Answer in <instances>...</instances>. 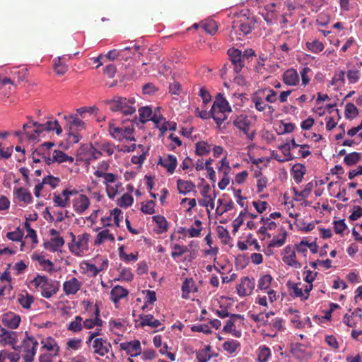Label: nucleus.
Segmentation results:
<instances>
[{
  "mask_svg": "<svg viewBox=\"0 0 362 362\" xmlns=\"http://www.w3.org/2000/svg\"><path fill=\"white\" fill-rule=\"evenodd\" d=\"M287 286L292 289L294 296L301 298L303 300L304 293L303 287H301V283L288 282Z\"/></svg>",
  "mask_w": 362,
  "mask_h": 362,
  "instance_id": "58",
  "label": "nucleus"
},
{
  "mask_svg": "<svg viewBox=\"0 0 362 362\" xmlns=\"http://www.w3.org/2000/svg\"><path fill=\"white\" fill-rule=\"evenodd\" d=\"M64 118L68 119L71 130L80 131L85 129V122L77 117L70 115L69 117L65 116Z\"/></svg>",
  "mask_w": 362,
  "mask_h": 362,
  "instance_id": "34",
  "label": "nucleus"
},
{
  "mask_svg": "<svg viewBox=\"0 0 362 362\" xmlns=\"http://www.w3.org/2000/svg\"><path fill=\"white\" fill-rule=\"evenodd\" d=\"M173 249V250L171 252V256L174 259L182 256L188 252V248L187 246L180 245L179 244H175Z\"/></svg>",
  "mask_w": 362,
  "mask_h": 362,
  "instance_id": "60",
  "label": "nucleus"
},
{
  "mask_svg": "<svg viewBox=\"0 0 362 362\" xmlns=\"http://www.w3.org/2000/svg\"><path fill=\"white\" fill-rule=\"evenodd\" d=\"M152 219L156 223L155 230L157 233L161 234L168 230V223L163 216L156 215L152 217Z\"/></svg>",
  "mask_w": 362,
  "mask_h": 362,
  "instance_id": "30",
  "label": "nucleus"
},
{
  "mask_svg": "<svg viewBox=\"0 0 362 362\" xmlns=\"http://www.w3.org/2000/svg\"><path fill=\"white\" fill-rule=\"evenodd\" d=\"M231 111L228 102L221 93H218L211 108V117L218 127L227 119V117H219L218 114L223 115V113L230 112Z\"/></svg>",
  "mask_w": 362,
  "mask_h": 362,
  "instance_id": "5",
  "label": "nucleus"
},
{
  "mask_svg": "<svg viewBox=\"0 0 362 362\" xmlns=\"http://www.w3.org/2000/svg\"><path fill=\"white\" fill-rule=\"evenodd\" d=\"M296 252H290L289 255H284L282 259L283 262L287 265L294 267L296 269H300L301 264L296 260Z\"/></svg>",
  "mask_w": 362,
  "mask_h": 362,
  "instance_id": "42",
  "label": "nucleus"
},
{
  "mask_svg": "<svg viewBox=\"0 0 362 362\" xmlns=\"http://www.w3.org/2000/svg\"><path fill=\"white\" fill-rule=\"evenodd\" d=\"M197 291L194 282L192 279H185L182 286V298L187 299L189 297V293L192 291Z\"/></svg>",
  "mask_w": 362,
  "mask_h": 362,
  "instance_id": "37",
  "label": "nucleus"
},
{
  "mask_svg": "<svg viewBox=\"0 0 362 362\" xmlns=\"http://www.w3.org/2000/svg\"><path fill=\"white\" fill-rule=\"evenodd\" d=\"M92 347L95 354L105 356L111 350L112 345L106 339L95 338L92 343Z\"/></svg>",
  "mask_w": 362,
  "mask_h": 362,
  "instance_id": "12",
  "label": "nucleus"
},
{
  "mask_svg": "<svg viewBox=\"0 0 362 362\" xmlns=\"http://www.w3.org/2000/svg\"><path fill=\"white\" fill-rule=\"evenodd\" d=\"M129 294V291L121 286L117 285L114 286L110 291V300L117 304L119 301L127 297Z\"/></svg>",
  "mask_w": 362,
  "mask_h": 362,
  "instance_id": "24",
  "label": "nucleus"
},
{
  "mask_svg": "<svg viewBox=\"0 0 362 362\" xmlns=\"http://www.w3.org/2000/svg\"><path fill=\"white\" fill-rule=\"evenodd\" d=\"M276 8H279V6L275 3H271L267 4L262 11L261 14L268 23H272L276 20L278 12Z\"/></svg>",
  "mask_w": 362,
  "mask_h": 362,
  "instance_id": "17",
  "label": "nucleus"
},
{
  "mask_svg": "<svg viewBox=\"0 0 362 362\" xmlns=\"http://www.w3.org/2000/svg\"><path fill=\"white\" fill-rule=\"evenodd\" d=\"M305 47L308 51L315 54L322 52L325 48L324 44L317 39H315L311 42L308 41L305 43Z\"/></svg>",
  "mask_w": 362,
  "mask_h": 362,
  "instance_id": "39",
  "label": "nucleus"
},
{
  "mask_svg": "<svg viewBox=\"0 0 362 362\" xmlns=\"http://www.w3.org/2000/svg\"><path fill=\"white\" fill-rule=\"evenodd\" d=\"M245 317L240 314H231L229 319L226 321V325L223 328V332L230 334L235 337H241V332L236 329V324H243Z\"/></svg>",
  "mask_w": 362,
  "mask_h": 362,
  "instance_id": "10",
  "label": "nucleus"
},
{
  "mask_svg": "<svg viewBox=\"0 0 362 362\" xmlns=\"http://www.w3.org/2000/svg\"><path fill=\"white\" fill-rule=\"evenodd\" d=\"M202 28L206 33L211 35H214L218 30L217 23L214 20H206L202 22Z\"/></svg>",
  "mask_w": 362,
  "mask_h": 362,
  "instance_id": "44",
  "label": "nucleus"
},
{
  "mask_svg": "<svg viewBox=\"0 0 362 362\" xmlns=\"http://www.w3.org/2000/svg\"><path fill=\"white\" fill-rule=\"evenodd\" d=\"M64 245V240L62 237L52 238L48 242L44 243V247L51 252L58 251Z\"/></svg>",
  "mask_w": 362,
  "mask_h": 362,
  "instance_id": "28",
  "label": "nucleus"
},
{
  "mask_svg": "<svg viewBox=\"0 0 362 362\" xmlns=\"http://www.w3.org/2000/svg\"><path fill=\"white\" fill-rule=\"evenodd\" d=\"M361 158V154L357 152H353L347 154L344 158V162L349 166L354 165L356 164Z\"/></svg>",
  "mask_w": 362,
  "mask_h": 362,
  "instance_id": "57",
  "label": "nucleus"
},
{
  "mask_svg": "<svg viewBox=\"0 0 362 362\" xmlns=\"http://www.w3.org/2000/svg\"><path fill=\"white\" fill-rule=\"evenodd\" d=\"M105 104L108 105L112 112L122 114L121 121L123 124L126 122H132V121L137 119L136 109L134 106L135 100L134 98L115 96L111 100H106Z\"/></svg>",
  "mask_w": 362,
  "mask_h": 362,
  "instance_id": "1",
  "label": "nucleus"
},
{
  "mask_svg": "<svg viewBox=\"0 0 362 362\" xmlns=\"http://www.w3.org/2000/svg\"><path fill=\"white\" fill-rule=\"evenodd\" d=\"M33 260H36L39 264L44 267V269L51 272L53 267V263L49 259H47L44 256L39 255H33L32 256Z\"/></svg>",
  "mask_w": 362,
  "mask_h": 362,
  "instance_id": "46",
  "label": "nucleus"
},
{
  "mask_svg": "<svg viewBox=\"0 0 362 362\" xmlns=\"http://www.w3.org/2000/svg\"><path fill=\"white\" fill-rule=\"evenodd\" d=\"M23 230L18 227L14 231L8 232L6 234V238L12 241H21L23 237Z\"/></svg>",
  "mask_w": 362,
  "mask_h": 362,
  "instance_id": "61",
  "label": "nucleus"
},
{
  "mask_svg": "<svg viewBox=\"0 0 362 362\" xmlns=\"http://www.w3.org/2000/svg\"><path fill=\"white\" fill-rule=\"evenodd\" d=\"M42 345V349H45L47 351H50L54 356H58L60 350L57 341L51 337H47L41 341Z\"/></svg>",
  "mask_w": 362,
  "mask_h": 362,
  "instance_id": "23",
  "label": "nucleus"
},
{
  "mask_svg": "<svg viewBox=\"0 0 362 362\" xmlns=\"http://www.w3.org/2000/svg\"><path fill=\"white\" fill-rule=\"evenodd\" d=\"M158 165H160L165 168L168 173L173 174L177 165V160L175 156L169 154L166 158L160 157Z\"/></svg>",
  "mask_w": 362,
  "mask_h": 362,
  "instance_id": "20",
  "label": "nucleus"
},
{
  "mask_svg": "<svg viewBox=\"0 0 362 362\" xmlns=\"http://www.w3.org/2000/svg\"><path fill=\"white\" fill-rule=\"evenodd\" d=\"M63 58L59 57L54 60V70L59 76L64 75L68 71L67 65L62 62Z\"/></svg>",
  "mask_w": 362,
  "mask_h": 362,
  "instance_id": "49",
  "label": "nucleus"
},
{
  "mask_svg": "<svg viewBox=\"0 0 362 362\" xmlns=\"http://www.w3.org/2000/svg\"><path fill=\"white\" fill-rule=\"evenodd\" d=\"M233 125L239 129L240 132L243 133L244 135L250 141H253L256 132L255 131L250 132V127L252 124L251 119L245 114H241L235 117L233 121Z\"/></svg>",
  "mask_w": 362,
  "mask_h": 362,
  "instance_id": "9",
  "label": "nucleus"
},
{
  "mask_svg": "<svg viewBox=\"0 0 362 362\" xmlns=\"http://www.w3.org/2000/svg\"><path fill=\"white\" fill-rule=\"evenodd\" d=\"M130 123L129 125L122 126L123 127V135L124 136V139L129 141H134L135 139L133 136V132L134 131V124L136 123L138 124V119L136 120L132 121V122H129Z\"/></svg>",
  "mask_w": 362,
  "mask_h": 362,
  "instance_id": "53",
  "label": "nucleus"
},
{
  "mask_svg": "<svg viewBox=\"0 0 362 362\" xmlns=\"http://www.w3.org/2000/svg\"><path fill=\"white\" fill-rule=\"evenodd\" d=\"M281 78L282 81L289 86H296L300 82L299 74L293 68L286 70L282 74Z\"/></svg>",
  "mask_w": 362,
  "mask_h": 362,
  "instance_id": "18",
  "label": "nucleus"
},
{
  "mask_svg": "<svg viewBox=\"0 0 362 362\" xmlns=\"http://www.w3.org/2000/svg\"><path fill=\"white\" fill-rule=\"evenodd\" d=\"M95 146L101 152H105L107 156H111L115 152V146L112 143L107 141H95Z\"/></svg>",
  "mask_w": 362,
  "mask_h": 362,
  "instance_id": "38",
  "label": "nucleus"
},
{
  "mask_svg": "<svg viewBox=\"0 0 362 362\" xmlns=\"http://www.w3.org/2000/svg\"><path fill=\"white\" fill-rule=\"evenodd\" d=\"M70 235L72 238V242L69 244L71 252L76 256H81L84 251L88 250V242L90 235L85 233L76 237L75 235L71 232Z\"/></svg>",
  "mask_w": 362,
  "mask_h": 362,
  "instance_id": "8",
  "label": "nucleus"
},
{
  "mask_svg": "<svg viewBox=\"0 0 362 362\" xmlns=\"http://www.w3.org/2000/svg\"><path fill=\"white\" fill-rule=\"evenodd\" d=\"M156 203L153 200L147 201L145 203H142L141 210L146 214H153L155 212L154 208Z\"/></svg>",
  "mask_w": 362,
  "mask_h": 362,
  "instance_id": "63",
  "label": "nucleus"
},
{
  "mask_svg": "<svg viewBox=\"0 0 362 362\" xmlns=\"http://www.w3.org/2000/svg\"><path fill=\"white\" fill-rule=\"evenodd\" d=\"M253 25L252 21L250 19L234 22L230 33L231 40H243L247 34L251 33Z\"/></svg>",
  "mask_w": 362,
  "mask_h": 362,
  "instance_id": "7",
  "label": "nucleus"
},
{
  "mask_svg": "<svg viewBox=\"0 0 362 362\" xmlns=\"http://www.w3.org/2000/svg\"><path fill=\"white\" fill-rule=\"evenodd\" d=\"M247 214V209H245L243 211H241L238 215V216L233 221V233H235L238 232L239 228L244 221V216Z\"/></svg>",
  "mask_w": 362,
  "mask_h": 362,
  "instance_id": "56",
  "label": "nucleus"
},
{
  "mask_svg": "<svg viewBox=\"0 0 362 362\" xmlns=\"http://www.w3.org/2000/svg\"><path fill=\"white\" fill-rule=\"evenodd\" d=\"M38 341L37 339L33 336L30 335L28 332H25V337L21 341V345L19 346L23 350L22 357L24 361H34Z\"/></svg>",
  "mask_w": 362,
  "mask_h": 362,
  "instance_id": "6",
  "label": "nucleus"
},
{
  "mask_svg": "<svg viewBox=\"0 0 362 362\" xmlns=\"http://www.w3.org/2000/svg\"><path fill=\"white\" fill-rule=\"evenodd\" d=\"M139 46H134L133 47H126L123 49H119V53L120 55L119 56V59H123L124 61L128 60L129 58L134 54L135 52L139 49Z\"/></svg>",
  "mask_w": 362,
  "mask_h": 362,
  "instance_id": "40",
  "label": "nucleus"
},
{
  "mask_svg": "<svg viewBox=\"0 0 362 362\" xmlns=\"http://www.w3.org/2000/svg\"><path fill=\"white\" fill-rule=\"evenodd\" d=\"M139 317L141 320L139 325L141 327L148 326L151 328H157L161 325L160 321L155 319L153 315L151 314H141Z\"/></svg>",
  "mask_w": 362,
  "mask_h": 362,
  "instance_id": "26",
  "label": "nucleus"
},
{
  "mask_svg": "<svg viewBox=\"0 0 362 362\" xmlns=\"http://www.w3.org/2000/svg\"><path fill=\"white\" fill-rule=\"evenodd\" d=\"M21 321V316L13 312H7L2 315L1 323L8 329H15L18 328Z\"/></svg>",
  "mask_w": 362,
  "mask_h": 362,
  "instance_id": "15",
  "label": "nucleus"
},
{
  "mask_svg": "<svg viewBox=\"0 0 362 362\" xmlns=\"http://www.w3.org/2000/svg\"><path fill=\"white\" fill-rule=\"evenodd\" d=\"M139 122L142 124L146 123L148 121L151 120L152 117V110L150 107H141L139 109Z\"/></svg>",
  "mask_w": 362,
  "mask_h": 362,
  "instance_id": "41",
  "label": "nucleus"
},
{
  "mask_svg": "<svg viewBox=\"0 0 362 362\" xmlns=\"http://www.w3.org/2000/svg\"><path fill=\"white\" fill-rule=\"evenodd\" d=\"M0 337H1V341H3L5 344L12 345L13 348L16 351L19 350L20 346H16L18 342L16 332L8 331L5 328H2L1 334Z\"/></svg>",
  "mask_w": 362,
  "mask_h": 362,
  "instance_id": "22",
  "label": "nucleus"
},
{
  "mask_svg": "<svg viewBox=\"0 0 362 362\" xmlns=\"http://www.w3.org/2000/svg\"><path fill=\"white\" fill-rule=\"evenodd\" d=\"M29 122L23 124V130L26 137L29 140L36 139L40 134L44 132L56 131V134L59 135L62 132V129L57 119L50 118L45 123L34 122L29 117Z\"/></svg>",
  "mask_w": 362,
  "mask_h": 362,
  "instance_id": "2",
  "label": "nucleus"
},
{
  "mask_svg": "<svg viewBox=\"0 0 362 362\" xmlns=\"http://www.w3.org/2000/svg\"><path fill=\"white\" fill-rule=\"evenodd\" d=\"M94 175L104 179L103 184L105 185L107 195L110 199H114L122 187V182L117 180V175L112 173H104L99 170H96Z\"/></svg>",
  "mask_w": 362,
  "mask_h": 362,
  "instance_id": "4",
  "label": "nucleus"
},
{
  "mask_svg": "<svg viewBox=\"0 0 362 362\" xmlns=\"http://www.w3.org/2000/svg\"><path fill=\"white\" fill-rule=\"evenodd\" d=\"M271 356V350L265 345L261 346L257 349V359L259 362H266Z\"/></svg>",
  "mask_w": 362,
  "mask_h": 362,
  "instance_id": "47",
  "label": "nucleus"
},
{
  "mask_svg": "<svg viewBox=\"0 0 362 362\" xmlns=\"http://www.w3.org/2000/svg\"><path fill=\"white\" fill-rule=\"evenodd\" d=\"M119 349L124 351L129 357H136L141 354V346L138 339L122 342L119 344Z\"/></svg>",
  "mask_w": 362,
  "mask_h": 362,
  "instance_id": "11",
  "label": "nucleus"
},
{
  "mask_svg": "<svg viewBox=\"0 0 362 362\" xmlns=\"http://www.w3.org/2000/svg\"><path fill=\"white\" fill-rule=\"evenodd\" d=\"M106 240H110L111 242L115 241L114 235L110 233L108 229H105L98 233L94 240V244L95 245H100Z\"/></svg>",
  "mask_w": 362,
  "mask_h": 362,
  "instance_id": "36",
  "label": "nucleus"
},
{
  "mask_svg": "<svg viewBox=\"0 0 362 362\" xmlns=\"http://www.w3.org/2000/svg\"><path fill=\"white\" fill-rule=\"evenodd\" d=\"M82 151H86V154L83 157V159L88 163L91 160L98 159L102 155V152L99 151L95 144L87 146L83 148Z\"/></svg>",
  "mask_w": 362,
  "mask_h": 362,
  "instance_id": "25",
  "label": "nucleus"
},
{
  "mask_svg": "<svg viewBox=\"0 0 362 362\" xmlns=\"http://www.w3.org/2000/svg\"><path fill=\"white\" fill-rule=\"evenodd\" d=\"M53 202L55 206H60L62 208L69 206L70 204V199L69 197H64L62 194H58L54 193Z\"/></svg>",
  "mask_w": 362,
  "mask_h": 362,
  "instance_id": "51",
  "label": "nucleus"
},
{
  "mask_svg": "<svg viewBox=\"0 0 362 362\" xmlns=\"http://www.w3.org/2000/svg\"><path fill=\"white\" fill-rule=\"evenodd\" d=\"M109 132L115 139L118 141L124 139V136L123 135V127H115L114 124H110Z\"/></svg>",
  "mask_w": 362,
  "mask_h": 362,
  "instance_id": "45",
  "label": "nucleus"
},
{
  "mask_svg": "<svg viewBox=\"0 0 362 362\" xmlns=\"http://www.w3.org/2000/svg\"><path fill=\"white\" fill-rule=\"evenodd\" d=\"M293 177L296 183L302 182L304 175L305 174V167L303 164H296L291 169Z\"/></svg>",
  "mask_w": 362,
  "mask_h": 362,
  "instance_id": "35",
  "label": "nucleus"
},
{
  "mask_svg": "<svg viewBox=\"0 0 362 362\" xmlns=\"http://www.w3.org/2000/svg\"><path fill=\"white\" fill-rule=\"evenodd\" d=\"M240 343L234 339L226 341L223 344V349L229 354L235 353L240 348Z\"/></svg>",
  "mask_w": 362,
  "mask_h": 362,
  "instance_id": "55",
  "label": "nucleus"
},
{
  "mask_svg": "<svg viewBox=\"0 0 362 362\" xmlns=\"http://www.w3.org/2000/svg\"><path fill=\"white\" fill-rule=\"evenodd\" d=\"M81 285V282L76 277H72L63 284V290L67 296L74 295L80 290Z\"/></svg>",
  "mask_w": 362,
  "mask_h": 362,
  "instance_id": "21",
  "label": "nucleus"
},
{
  "mask_svg": "<svg viewBox=\"0 0 362 362\" xmlns=\"http://www.w3.org/2000/svg\"><path fill=\"white\" fill-rule=\"evenodd\" d=\"M362 66V62L356 64V66L349 69L346 72V76L349 80V83L354 84L357 83L361 78V68Z\"/></svg>",
  "mask_w": 362,
  "mask_h": 362,
  "instance_id": "27",
  "label": "nucleus"
},
{
  "mask_svg": "<svg viewBox=\"0 0 362 362\" xmlns=\"http://www.w3.org/2000/svg\"><path fill=\"white\" fill-rule=\"evenodd\" d=\"M31 284L40 291L42 296L45 298H50L59 289L58 281L49 279L45 276L37 275L31 281Z\"/></svg>",
  "mask_w": 362,
  "mask_h": 362,
  "instance_id": "3",
  "label": "nucleus"
},
{
  "mask_svg": "<svg viewBox=\"0 0 362 362\" xmlns=\"http://www.w3.org/2000/svg\"><path fill=\"white\" fill-rule=\"evenodd\" d=\"M228 54L231 63L234 66V71L236 73L241 71L242 69L245 66V62L242 56V52L238 49L233 47L228 50Z\"/></svg>",
  "mask_w": 362,
  "mask_h": 362,
  "instance_id": "13",
  "label": "nucleus"
},
{
  "mask_svg": "<svg viewBox=\"0 0 362 362\" xmlns=\"http://www.w3.org/2000/svg\"><path fill=\"white\" fill-rule=\"evenodd\" d=\"M83 318L77 315L74 317V320H72L68 325L67 329L69 331H71L73 332H79L83 329Z\"/></svg>",
  "mask_w": 362,
  "mask_h": 362,
  "instance_id": "43",
  "label": "nucleus"
},
{
  "mask_svg": "<svg viewBox=\"0 0 362 362\" xmlns=\"http://www.w3.org/2000/svg\"><path fill=\"white\" fill-rule=\"evenodd\" d=\"M281 235L279 236H274L273 239L269 243V247H280L286 243L287 232L284 228H280Z\"/></svg>",
  "mask_w": 362,
  "mask_h": 362,
  "instance_id": "33",
  "label": "nucleus"
},
{
  "mask_svg": "<svg viewBox=\"0 0 362 362\" xmlns=\"http://www.w3.org/2000/svg\"><path fill=\"white\" fill-rule=\"evenodd\" d=\"M74 160V158L68 156L60 150H54L52 156L45 157V162L47 165H50L54 162L58 163H73Z\"/></svg>",
  "mask_w": 362,
  "mask_h": 362,
  "instance_id": "16",
  "label": "nucleus"
},
{
  "mask_svg": "<svg viewBox=\"0 0 362 362\" xmlns=\"http://www.w3.org/2000/svg\"><path fill=\"white\" fill-rule=\"evenodd\" d=\"M344 115L346 119H352L358 115V108L354 103H349L346 105Z\"/></svg>",
  "mask_w": 362,
  "mask_h": 362,
  "instance_id": "52",
  "label": "nucleus"
},
{
  "mask_svg": "<svg viewBox=\"0 0 362 362\" xmlns=\"http://www.w3.org/2000/svg\"><path fill=\"white\" fill-rule=\"evenodd\" d=\"M17 300L23 308L29 310L34 302V297L26 291H23L18 294Z\"/></svg>",
  "mask_w": 362,
  "mask_h": 362,
  "instance_id": "29",
  "label": "nucleus"
},
{
  "mask_svg": "<svg viewBox=\"0 0 362 362\" xmlns=\"http://www.w3.org/2000/svg\"><path fill=\"white\" fill-rule=\"evenodd\" d=\"M273 279L271 275L265 274L260 277L258 281L257 287L259 290H267L269 288Z\"/></svg>",
  "mask_w": 362,
  "mask_h": 362,
  "instance_id": "54",
  "label": "nucleus"
},
{
  "mask_svg": "<svg viewBox=\"0 0 362 362\" xmlns=\"http://www.w3.org/2000/svg\"><path fill=\"white\" fill-rule=\"evenodd\" d=\"M194 224L197 227V228H195L193 226H192L188 229V233L189 237L191 238L199 237L202 230V221L200 220H195Z\"/></svg>",
  "mask_w": 362,
  "mask_h": 362,
  "instance_id": "62",
  "label": "nucleus"
},
{
  "mask_svg": "<svg viewBox=\"0 0 362 362\" xmlns=\"http://www.w3.org/2000/svg\"><path fill=\"white\" fill-rule=\"evenodd\" d=\"M255 279L245 276L241 280L240 284L237 286V293L240 297L250 295L255 288Z\"/></svg>",
  "mask_w": 362,
  "mask_h": 362,
  "instance_id": "14",
  "label": "nucleus"
},
{
  "mask_svg": "<svg viewBox=\"0 0 362 362\" xmlns=\"http://www.w3.org/2000/svg\"><path fill=\"white\" fill-rule=\"evenodd\" d=\"M211 145L206 141H199L196 144V154L200 156H206L211 151Z\"/></svg>",
  "mask_w": 362,
  "mask_h": 362,
  "instance_id": "48",
  "label": "nucleus"
},
{
  "mask_svg": "<svg viewBox=\"0 0 362 362\" xmlns=\"http://www.w3.org/2000/svg\"><path fill=\"white\" fill-rule=\"evenodd\" d=\"M90 206L88 197L83 194H79L73 200V208L78 214H83Z\"/></svg>",
  "mask_w": 362,
  "mask_h": 362,
  "instance_id": "19",
  "label": "nucleus"
},
{
  "mask_svg": "<svg viewBox=\"0 0 362 362\" xmlns=\"http://www.w3.org/2000/svg\"><path fill=\"white\" fill-rule=\"evenodd\" d=\"M54 146L55 144L54 142H44L37 148L35 149V153H37V156H42V159L45 160V157H48L47 156V153L46 151Z\"/></svg>",
  "mask_w": 362,
  "mask_h": 362,
  "instance_id": "50",
  "label": "nucleus"
},
{
  "mask_svg": "<svg viewBox=\"0 0 362 362\" xmlns=\"http://www.w3.org/2000/svg\"><path fill=\"white\" fill-rule=\"evenodd\" d=\"M133 201V197L130 194L125 193L118 200V205L121 207L127 208L132 204Z\"/></svg>",
  "mask_w": 362,
  "mask_h": 362,
  "instance_id": "64",
  "label": "nucleus"
},
{
  "mask_svg": "<svg viewBox=\"0 0 362 362\" xmlns=\"http://www.w3.org/2000/svg\"><path fill=\"white\" fill-rule=\"evenodd\" d=\"M86 269L88 273H89L92 276H95L98 274L103 269L107 267V262H104L103 263V267L98 269L95 264L90 263H86Z\"/></svg>",
  "mask_w": 362,
  "mask_h": 362,
  "instance_id": "59",
  "label": "nucleus"
},
{
  "mask_svg": "<svg viewBox=\"0 0 362 362\" xmlns=\"http://www.w3.org/2000/svg\"><path fill=\"white\" fill-rule=\"evenodd\" d=\"M13 194L19 202H23L25 204H30L32 202L31 194L23 187L15 188Z\"/></svg>",
  "mask_w": 362,
  "mask_h": 362,
  "instance_id": "32",
  "label": "nucleus"
},
{
  "mask_svg": "<svg viewBox=\"0 0 362 362\" xmlns=\"http://www.w3.org/2000/svg\"><path fill=\"white\" fill-rule=\"evenodd\" d=\"M177 187L180 194H187L195 189L196 185L190 180H182L178 179L177 180Z\"/></svg>",
  "mask_w": 362,
  "mask_h": 362,
  "instance_id": "31",
  "label": "nucleus"
}]
</instances>
